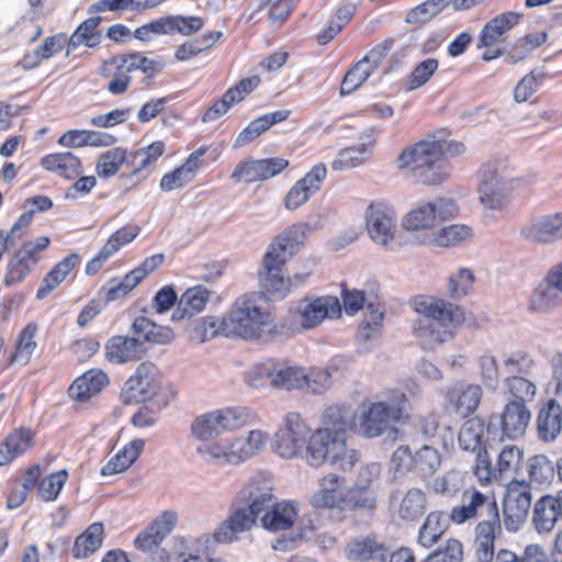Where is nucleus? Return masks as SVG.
Instances as JSON below:
<instances>
[{
  "instance_id": "nucleus-1",
  "label": "nucleus",
  "mask_w": 562,
  "mask_h": 562,
  "mask_svg": "<svg viewBox=\"0 0 562 562\" xmlns=\"http://www.w3.org/2000/svg\"><path fill=\"white\" fill-rule=\"evenodd\" d=\"M308 232L306 223H295L283 229L273 238L262 258L259 270V281L265 291L278 299H284L291 290L292 284L302 283L305 276L295 274L293 279H285L282 270L303 246Z\"/></svg>"
},
{
  "instance_id": "nucleus-2",
  "label": "nucleus",
  "mask_w": 562,
  "mask_h": 562,
  "mask_svg": "<svg viewBox=\"0 0 562 562\" xmlns=\"http://www.w3.org/2000/svg\"><path fill=\"white\" fill-rule=\"evenodd\" d=\"M276 499L269 481L251 479L236 496L237 509L215 529L213 540L217 543L237 540V535L248 530Z\"/></svg>"
},
{
  "instance_id": "nucleus-3",
  "label": "nucleus",
  "mask_w": 562,
  "mask_h": 562,
  "mask_svg": "<svg viewBox=\"0 0 562 562\" xmlns=\"http://www.w3.org/2000/svg\"><path fill=\"white\" fill-rule=\"evenodd\" d=\"M420 317L414 333L424 349L432 350L453 336L454 329L464 321L459 305L437 297H418L414 301Z\"/></svg>"
},
{
  "instance_id": "nucleus-4",
  "label": "nucleus",
  "mask_w": 562,
  "mask_h": 562,
  "mask_svg": "<svg viewBox=\"0 0 562 562\" xmlns=\"http://www.w3.org/2000/svg\"><path fill=\"white\" fill-rule=\"evenodd\" d=\"M349 411L350 428L366 438H376L384 434L393 424L407 417L411 408L406 394L403 391L394 390L387 401H379L363 405L359 414H355L350 407H342Z\"/></svg>"
},
{
  "instance_id": "nucleus-5",
  "label": "nucleus",
  "mask_w": 562,
  "mask_h": 562,
  "mask_svg": "<svg viewBox=\"0 0 562 562\" xmlns=\"http://www.w3.org/2000/svg\"><path fill=\"white\" fill-rule=\"evenodd\" d=\"M324 428L317 429L306 440V460L311 467L331 462L334 452L342 450L346 431L350 428V414L340 406L328 407L323 416Z\"/></svg>"
},
{
  "instance_id": "nucleus-6",
  "label": "nucleus",
  "mask_w": 562,
  "mask_h": 562,
  "mask_svg": "<svg viewBox=\"0 0 562 562\" xmlns=\"http://www.w3.org/2000/svg\"><path fill=\"white\" fill-rule=\"evenodd\" d=\"M441 147L440 139H423L400 154L397 167L411 168L424 184H439L451 171L449 161L442 158Z\"/></svg>"
},
{
  "instance_id": "nucleus-7",
  "label": "nucleus",
  "mask_w": 562,
  "mask_h": 562,
  "mask_svg": "<svg viewBox=\"0 0 562 562\" xmlns=\"http://www.w3.org/2000/svg\"><path fill=\"white\" fill-rule=\"evenodd\" d=\"M261 297L246 294L238 297L228 315L222 319L223 335L243 339H258L266 326L273 322V315L261 306Z\"/></svg>"
},
{
  "instance_id": "nucleus-8",
  "label": "nucleus",
  "mask_w": 562,
  "mask_h": 562,
  "mask_svg": "<svg viewBox=\"0 0 562 562\" xmlns=\"http://www.w3.org/2000/svg\"><path fill=\"white\" fill-rule=\"evenodd\" d=\"M265 440L260 430H251L245 438H223L202 443L196 448V453L204 461L215 465L239 464L256 454L265 445Z\"/></svg>"
},
{
  "instance_id": "nucleus-9",
  "label": "nucleus",
  "mask_w": 562,
  "mask_h": 562,
  "mask_svg": "<svg viewBox=\"0 0 562 562\" xmlns=\"http://www.w3.org/2000/svg\"><path fill=\"white\" fill-rule=\"evenodd\" d=\"M252 418L249 408L231 406L196 416L191 423V435L203 443L213 440L224 431H234L246 426Z\"/></svg>"
},
{
  "instance_id": "nucleus-10",
  "label": "nucleus",
  "mask_w": 562,
  "mask_h": 562,
  "mask_svg": "<svg viewBox=\"0 0 562 562\" xmlns=\"http://www.w3.org/2000/svg\"><path fill=\"white\" fill-rule=\"evenodd\" d=\"M246 381L254 387L302 389L304 370L289 362L268 359L255 364L246 374Z\"/></svg>"
},
{
  "instance_id": "nucleus-11",
  "label": "nucleus",
  "mask_w": 562,
  "mask_h": 562,
  "mask_svg": "<svg viewBox=\"0 0 562 562\" xmlns=\"http://www.w3.org/2000/svg\"><path fill=\"white\" fill-rule=\"evenodd\" d=\"M530 418L531 413L527 405L517 401L508 402L501 414L490 417L486 441L501 442L505 438L514 440L524 436Z\"/></svg>"
},
{
  "instance_id": "nucleus-12",
  "label": "nucleus",
  "mask_w": 562,
  "mask_h": 562,
  "mask_svg": "<svg viewBox=\"0 0 562 562\" xmlns=\"http://www.w3.org/2000/svg\"><path fill=\"white\" fill-rule=\"evenodd\" d=\"M531 491L526 481L513 482L503 504V522L508 532H517L527 521L531 507Z\"/></svg>"
},
{
  "instance_id": "nucleus-13",
  "label": "nucleus",
  "mask_w": 562,
  "mask_h": 562,
  "mask_svg": "<svg viewBox=\"0 0 562 562\" xmlns=\"http://www.w3.org/2000/svg\"><path fill=\"white\" fill-rule=\"evenodd\" d=\"M342 303L347 314L353 315L364 308V319L360 324L357 338L368 341L382 326L384 313L373 302H367L363 291H344Z\"/></svg>"
},
{
  "instance_id": "nucleus-14",
  "label": "nucleus",
  "mask_w": 562,
  "mask_h": 562,
  "mask_svg": "<svg viewBox=\"0 0 562 562\" xmlns=\"http://www.w3.org/2000/svg\"><path fill=\"white\" fill-rule=\"evenodd\" d=\"M311 429L297 413H289L284 418V426L274 435L273 447L282 458H293L306 445Z\"/></svg>"
},
{
  "instance_id": "nucleus-15",
  "label": "nucleus",
  "mask_w": 562,
  "mask_h": 562,
  "mask_svg": "<svg viewBox=\"0 0 562 562\" xmlns=\"http://www.w3.org/2000/svg\"><path fill=\"white\" fill-rule=\"evenodd\" d=\"M498 506L495 497L487 496L477 490L464 491L462 494V505L454 506L450 512V519L460 525L467 520L479 517L482 519L491 518L497 515Z\"/></svg>"
},
{
  "instance_id": "nucleus-16",
  "label": "nucleus",
  "mask_w": 562,
  "mask_h": 562,
  "mask_svg": "<svg viewBox=\"0 0 562 562\" xmlns=\"http://www.w3.org/2000/svg\"><path fill=\"white\" fill-rule=\"evenodd\" d=\"M367 228L375 244L387 245L395 234V212L384 202L371 203L366 213Z\"/></svg>"
},
{
  "instance_id": "nucleus-17",
  "label": "nucleus",
  "mask_w": 562,
  "mask_h": 562,
  "mask_svg": "<svg viewBox=\"0 0 562 562\" xmlns=\"http://www.w3.org/2000/svg\"><path fill=\"white\" fill-rule=\"evenodd\" d=\"M289 166V161L281 157L240 161L236 165L231 178L236 182H256L268 180Z\"/></svg>"
},
{
  "instance_id": "nucleus-18",
  "label": "nucleus",
  "mask_w": 562,
  "mask_h": 562,
  "mask_svg": "<svg viewBox=\"0 0 562 562\" xmlns=\"http://www.w3.org/2000/svg\"><path fill=\"white\" fill-rule=\"evenodd\" d=\"M155 367L151 363H140L136 373L124 384L121 396L125 403L132 401L140 402L149 398L160 397L154 378Z\"/></svg>"
},
{
  "instance_id": "nucleus-19",
  "label": "nucleus",
  "mask_w": 562,
  "mask_h": 562,
  "mask_svg": "<svg viewBox=\"0 0 562 562\" xmlns=\"http://www.w3.org/2000/svg\"><path fill=\"white\" fill-rule=\"evenodd\" d=\"M480 200L486 207L495 210L504 205L512 189L492 166H485L480 171Z\"/></svg>"
},
{
  "instance_id": "nucleus-20",
  "label": "nucleus",
  "mask_w": 562,
  "mask_h": 562,
  "mask_svg": "<svg viewBox=\"0 0 562 562\" xmlns=\"http://www.w3.org/2000/svg\"><path fill=\"white\" fill-rule=\"evenodd\" d=\"M482 389L477 384L457 381L445 394L447 407L452 408L461 417L473 414L482 398Z\"/></svg>"
},
{
  "instance_id": "nucleus-21",
  "label": "nucleus",
  "mask_w": 562,
  "mask_h": 562,
  "mask_svg": "<svg viewBox=\"0 0 562 562\" xmlns=\"http://www.w3.org/2000/svg\"><path fill=\"white\" fill-rule=\"evenodd\" d=\"M164 151L165 144L162 142H154L127 156V165L132 168V171L128 175H122L121 178L130 182L128 189L150 175L148 168L162 156Z\"/></svg>"
},
{
  "instance_id": "nucleus-22",
  "label": "nucleus",
  "mask_w": 562,
  "mask_h": 562,
  "mask_svg": "<svg viewBox=\"0 0 562 562\" xmlns=\"http://www.w3.org/2000/svg\"><path fill=\"white\" fill-rule=\"evenodd\" d=\"M521 235L531 243L549 244L562 238V213L537 216L522 228Z\"/></svg>"
},
{
  "instance_id": "nucleus-23",
  "label": "nucleus",
  "mask_w": 562,
  "mask_h": 562,
  "mask_svg": "<svg viewBox=\"0 0 562 562\" xmlns=\"http://www.w3.org/2000/svg\"><path fill=\"white\" fill-rule=\"evenodd\" d=\"M326 175L327 169L324 164L315 165L289 190L284 198L285 207L293 211L307 202L310 196L319 190Z\"/></svg>"
},
{
  "instance_id": "nucleus-24",
  "label": "nucleus",
  "mask_w": 562,
  "mask_h": 562,
  "mask_svg": "<svg viewBox=\"0 0 562 562\" xmlns=\"http://www.w3.org/2000/svg\"><path fill=\"white\" fill-rule=\"evenodd\" d=\"M146 351L144 340L138 335L132 337L113 336L105 345L106 360L116 364L139 360L145 356Z\"/></svg>"
},
{
  "instance_id": "nucleus-25",
  "label": "nucleus",
  "mask_w": 562,
  "mask_h": 562,
  "mask_svg": "<svg viewBox=\"0 0 562 562\" xmlns=\"http://www.w3.org/2000/svg\"><path fill=\"white\" fill-rule=\"evenodd\" d=\"M474 549L477 562H493L496 554V535L502 533L499 513L491 518L482 519L475 527Z\"/></svg>"
},
{
  "instance_id": "nucleus-26",
  "label": "nucleus",
  "mask_w": 562,
  "mask_h": 562,
  "mask_svg": "<svg viewBox=\"0 0 562 562\" xmlns=\"http://www.w3.org/2000/svg\"><path fill=\"white\" fill-rule=\"evenodd\" d=\"M341 306L335 296H323L308 303H301L297 312L301 317L302 327L310 329L316 327L326 317L340 315Z\"/></svg>"
},
{
  "instance_id": "nucleus-27",
  "label": "nucleus",
  "mask_w": 562,
  "mask_h": 562,
  "mask_svg": "<svg viewBox=\"0 0 562 562\" xmlns=\"http://www.w3.org/2000/svg\"><path fill=\"white\" fill-rule=\"evenodd\" d=\"M177 521L173 512H164L157 519L140 531L134 540V546L143 552L157 549L164 538L171 532Z\"/></svg>"
},
{
  "instance_id": "nucleus-28",
  "label": "nucleus",
  "mask_w": 562,
  "mask_h": 562,
  "mask_svg": "<svg viewBox=\"0 0 562 562\" xmlns=\"http://www.w3.org/2000/svg\"><path fill=\"white\" fill-rule=\"evenodd\" d=\"M560 519H562L560 496L544 495L535 503L531 520L538 533L550 532Z\"/></svg>"
},
{
  "instance_id": "nucleus-29",
  "label": "nucleus",
  "mask_w": 562,
  "mask_h": 562,
  "mask_svg": "<svg viewBox=\"0 0 562 562\" xmlns=\"http://www.w3.org/2000/svg\"><path fill=\"white\" fill-rule=\"evenodd\" d=\"M346 555L358 562H386L387 547L375 536H366L352 539L346 547Z\"/></svg>"
},
{
  "instance_id": "nucleus-30",
  "label": "nucleus",
  "mask_w": 562,
  "mask_h": 562,
  "mask_svg": "<svg viewBox=\"0 0 562 562\" xmlns=\"http://www.w3.org/2000/svg\"><path fill=\"white\" fill-rule=\"evenodd\" d=\"M562 431V406L551 398L539 409L537 416L538 438L544 442L554 441Z\"/></svg>"
},
{
  "instance_id": "nucleus-31",
  "label": "nucleus",
  "mask_w": 562,
  "mask_h": 562,
  "mask_svg": "<svg viewBox=\"0 0 562 562\" xmlns=\"http://www.w3.org/2000/svg\"><path fill=\"white\" fill-rule=\"evenodd\" d=\"M344 477L328 474L322 480V488L312 496L311 503L316 508H345L346 494L342 488Z\"/></svg>"
},
{
  "instance_id": "nucleus-32",
  "label": "nucleus",
  "mask_w": 562,
  "mask_h": 562,
  "mask_svg": "<svg viewBox=\"0 0 562 562\" xmlns=\"http://www.w3.org/2000/svg\"><path fill=\"white\" fill-rule=\"evenodd\" d=\"M521 18L522 14L519 12L507 11L490 20L480 32L477 48L493 46L498 37L517 25Z\"/></svg>"
},
{
  "instance_id": "nucleus-33",
  "label": "nucleus",
  "mask_w": 562,
  "mask_h": 562,
  "mask_svg": "<svg viewBox=\"0 0 562 562\" xmlns=\"http://www.w3.org/2000/svg\"><path fill=\"white\" fill-rule=\"evenodd\" d=\"M209 299L210 292L203 285L187 289L181 294L177 308L172 312L171 321L179 322L193 317L204 310Z\"/></svg>"
},
{
  "instance_id": "nucleus-34",
  "label": "nucleus",
  "mask_w": 562,
  "mask_h": 562,
  "mask_svg": "<svg viewBox=\"0 0 562 562\" xmlns=\"http://www.w3.org/2000/svg\"><path fill=\"white\" fill-rule=\"evenodd\" d=\"M297 513L294 505L291 502H277L272 503L261 516V525L269 531H281L290 529L295 519Z\"/></svg>"
},
{
  "instance_id": "nucleus-35",
  "label": "nucleus",
  "mask_w": 562,
  "mask_h": 562,
  "mask_svg": "<svg viewBox=\"0 0 562 562\" xmlns=\"http://www.w3.org/2000/svg\"><path fill=\"white\" fill-rule=\"evenodd\" d=\"M108 383L109 378L103 371L89 370L74 381L68 390L69 396L77 402H86L101 392Z\"/></svg>"
},
{
  "instance_id": "nucleus-36",
  "label": "nucleus",
  "mask_w": 562,
  "mask_h": 562,
  "mask_svg": "<svg viewBox=\"0 0 562 562\" xmlns=\"http://www.w3.org/2000/svg\"><path fill=\"white\" fill-rule=\"evenodd\" d=\"M528 482L526 484L536 487L549 486L557 473V463L549 459L546 454H535L528 458L526 462Z\"/></svg>"
},
{
  "instance_id": "nucleus-37",
  "label": "nucleus",
  "mask_w": 562,
  "mask_h": 562,
  "mask_svg": "<svg viewBox=\"0 0 562 562\" xmlns=\"http://www.w3.org/2000/svg\"><path fill=\"white\" fill-rule=\"evenodd\" d=\"M78 263L79 256L75 252L66 256L64 259L57 262L53 269L43 278L36 292V299H45L67 278V276Z\"/></svg>"
},
{
  "instance_id": "nucleus-38",
  "label": "nucleus",
  "mask_w": 562,
  "mask_h": 562,
  "mask_svg": "<svg viewBox=\"0 0 562 562\" xmlns=\"http://www.w3.org/2000/svg\"><path fill=\"white\" fill-rule=\"evenodd\" d=\"M41 166L66 179H74L81 172V161L71 151L46 155L41 159Z\"/></svg>"
},
{
  "instance_id": "nucleus-39",
  "label": "nucleus",
  "mask_w": 562,
  "mask_h": 562,
  "mask_svg": "<svg viewBox=\"0 0 562 562\" xmlns=\"http://www.w3.org/2000/svg\"><path fill=\"white\" fill-rule=\"evenodd\" d=\"M132 331L144 340V345L146 342L165 345L171 342L175 338L170 327L157 325L146 316H138L134 319Z\"/></svg>"
},
{
  "instance_id": "nucleus-40",
  "label": "nucleus",
  "mask_w": 562,
  "mask_h": 562,
  "mask_svg": "<svg viewBox=\"0 0 562 562\" xmlns=\"http://www.w3.org/2000/svg\"><path fill=\"white\" fill-rule=\"evenodd\" d=\"M144 446L143 439L132 440L102 467L101 474L105 476L125 471L137 460Z\"/></svg>"
},
{
  "instance_id": "nucleus-41",
  "label": "nucleus",
  "mask_w": 562,
  "mask_h": 562,
  "mask_svg": "<svg viewBox=\"0 0 562 562\" xmlns=\"http://www.w3.org/2000/svg\"><path fill=\"white\" fill-rule=\"evenodd\" d=\"M101 16H91L85 20L68 40L67 56L71 50H75L81 44L89 48H93L101 43L102 32L97 31L98 25L101 23Z\"/></svg>"
},
{
  "instance_id": "nucleus-42",
  "label": "nucleus",
  "mask_w": 562,
  "mask_h": 562,
  "mask_svg": "<svg viewBox=\"0 0 562 562\" xmlns=\"http://www.w3.org/2000/svg\"><path fill=\"white\" fill-rule=\"evenodd\" d=\"M32 432L20 428L11 432L0 445V465H7L31 447Z\"/></svg>"
},
{
  "instance_id": "nucleus-43",
  "label": "nucleus",
  "mask_w": 562,
  "mask_h": 562,
  "mask_svg": "<svg viewBox=\"0 0 562 562\" xmlns=\"http://www.w3.org/2000/svg\"><path fill=\"white\" fill-rule=\"evenodd\" d=\"M561 303L562 292L557 290L546 276L530 296V308L536 312L547 313Z\"/></svg>"
},
{
  "instance_id": "nucleus-44",
  "label": "nucleus",
  "mask_w": 562,
  "mask_h": 562,
  "mask_svg": "<svg viewBox=\"0 0 562 562\" xmlns=\"http://www.w3.org/2000/svg\"><path fill=\"white\" fill-rule=\"evenodd\" d=\"M104 527L101 522L91 524L75 540L72 555L75 559H85L94 553L103 541Z\"/></svg>"
},
{
  "instance_id": "nucleus-45",
  "label": "nucleus",
  "mask_w": 562,
  "mask_h": 562,
  "mask_svg": "<svg viewBox=\"0 0 562 562\" xmlns=\"http://www.w3.org/2000/svg\"><path fill=\"white\" fill-rule=\"evenodd\" d=\"M485 430V423L483 419L479 417H473L468 419L461 427L459 431V445L461 449L465 451L475 452L477 450L483 449L488 446L491 448V442H483L482 437Z\"/></svg>"
},
{
  "instance_id": "nucleus-46",
  "label": "nucleus",
  "mask_w": 562,
  "mask_h": 562,
  "mask_svg": "<svg viewBox=\"0 0 562 562\" xmlns=\"http://www.w3.org/2000/svg\"><path fill=\"white\" fill-rule=\"evenodd\" d=\"M35 266L36 260H32L29 255H25L21 249L14 251L7 263L3 280L4 284L7 286H13L21 283Z\"/></svg>"
},
{
  "instance_id": "nucleus-47",
  "label": "nucleus",
  "mask_w": 562,
  "mask_h": 562,
  "mask_svg": "<svg viewBox=\"0 0 562 562\" xmlns=\"http://www.w3.org/2000/svg\"><path fill=\"white\" fill-rule=\"evenodd\" d=\"M144 404L132 416L131 423L135 427L144 428L150 427L156 424L159 418L160 412L168 406V397L165 392H161L160 397L149 398L143 401Z\"/></svg>"
},
{
  "instance_id": "nucleus-48",
  "label": "nucleus",
  "mask_w": 562,
  "mask_h": 562,
  "mask_svg": "<svg viewBox=\"0 0 562 562\" xmlns=\"http://www.w3.org/2000/svg\"><path fill=\"white\" fill-rule=\"evenodd\" d=\"M426 510V495L419 488H411L402 498L397 515L402 520L414 521Z\"/></svg>"
},
{
  "instance_id": "nucleus-49",
  "label": "nucleus",
  "mask_w": 562,
  "mask_h": 562,
  "mask_svg": "<svg viewBox=\"0 0 562 562\" xmlns=\"http://www.w3.org/2000/svg\"><path fill=\"white\" fill-rule=\"evenodd\" d=\"M472 229L467 225H449L432 233L424 243L438 247H453L471 236Z\"/></svg>"
},
{
  "instance_id": "nucleus-50",
  "label": "nucleus",
  "mask_w": 562,
  "mask_h": 562,
  "mask_svg": "<svg viewBox=\"0 0 562 562\" xmlns=\"http://www.w3.org/2000/svg\"><path fill=\"white\" fill-rule=\"evenodd\" d=\"M524 458V450L516 445L505 446L498 453L496 461V472L498 477H509L516 474Z\"/></svg>"
},
{
  "instance_id": "nucleus-51",
  "label": "nucleus",
  "mask_w": 562,
  "mask_h": 562,
  "mask_svg": "<svg viewBox=\"0 0 562 562\" xmlns=\"http://www.w3.org/2000/svg\"><path fill=\"white\" fill-rule=\"evenodd\" d=\"M546 548L539 543H529L524 547L520 554L509 549H499L493 562H543Z\"/></svg>"
},
{
  "instance_id": "nucleus-52",
  "label": "nucleus",
  "mask_w": 562,
  "mask_h": 562,
  "mask_svg": "<svg viewBox=\"0 0 562 562\" xmlns=\"http://www.w3.org/2000/svg\"><path fill=\"white\" fill-rule=\"evenodd\" d=\"M372 146L358 144L339 151L338 157L331 162L334 170L351 169L360 166L371 155Z\"/></svg>"
},
{
  "instance_id": "nucleus-53",
  "label": "nucleus",
  "mask_w": 562,
  "mask_h": 562,
  "mask_svg": "<svg viewBox=\"0 0 562 562\" xmlns=\"http://www.w3.org/2000/svg\"><path fill=\"white\" fill-rule=\"evenodd\" d=\"M440 463V453L430 446H424L414 453V473L422 477L431 476Z\"/></svg>"
},
{
  "instance_id": "nucleus-54",
  "label": "nucleus",
  "mask_w": 562,
  "mask_h": 562,
  "mask_svg": "<svg viewBox=\"0 0 562 562\" xmlns=\"http://www.w3.org/2000/svg\"><path fill=\"white\" fill-rule=\"evenodd\" d=\"M505 385L508 394L513 397L512 401H517L525 405L532 402L537 393L536 384L522 375H508L505 379Z\"/></svg>"
},
{
  "instance_id": "nucleus-55",
  "label": "nucleus",
  "mask_w": 562,
  "mask_h": 562,
  "mask_svg": "<svg viewBox=\"0 0 562 562\" xmlns=\"http://www.w3.org/2000/svg\"><path fill=\"white\" fill-rule=\"evenodd\" d=\"M124 162L127 164L126 150L115 147L100 155L95 170L100 178L106 179L116 175Z\"/></svg>"
},
{
  "instance_id": "nucleus-56",
  "label": "nucleus",
  "mask_w": 562,
  "mask_h": 562,
  "mask_svg": "<svg viewBox=\"0 0 562 562\" xmlns=\"http://www.w3.org/2000/svg\"><path fill=\"white\" fill-rule=\"evenodd\" d=\"M374 71V66L363 60L356 63L344 76L340 85V94L348 95L358 89Z\"/></svg>"
},
{
  "instance_id": "nucleus-57",
  "label": "nucleus",
  "mask_w": 562,
  "mask_h": 562,
  "mask_svg": "<svg viewBox=\"0 0 562 562\" xmlns=\"http://www.w3.org/2000/svg\"><path fill=\"white\" fill-rule=\"evenodd\" d=\"M442 513L431 512L427 515L418 533V543L425 548L434 546L445 531L441 525Z\"/></svg>"
},
{
  "instance_id": "nucleus-58",
  "label": "nucleus",
  "mask_w": 562,
  "mask_h": 562,
  "mask_svg": "<svg viewBox=\"0 0 562 562\" xmlns=\"http://www.w3.org/2000/svg\"><path fill=\"white\" fill-rule=\"evenodd\" d=\"M37 331V325L35 323H29L20 333L16 342V351L12 356V362L21 361L26 364L37 344L35 341V335Z\"/></svg>"
},
{
  "instance_id": "nucleus-59",
  "label": "nucleus",
  "mask_w": 562,
  "mask_h": 562,
  "mask_svg": "<svg viewBox=\"0 0 562 562\" xmlns=\"http://www.w3.org/2000/svg\"><path fill=\"white\" fill-rule=\"evenodd\" d=\"M435 224L436 217L429 202L412 210L404 216L402 222L403 227L407 231L426 229Z\"/></svg>"
},
{
  "instance_id": "nucleus-60",
  "label": "nucleus",
  "mask_w": 562,
  "mask_h": 562,
  "mask_svg": "<svg viewBox=\"0 0 562 562\" xmlns=\"http://www.w3.org/2000/svg\"><path fill=\"white\" fill-rule=\"evenodd\" d=\"M68 479L67 470L63 469L43 477L38 483V495L45 502L55 501Z\"/></svg>"
},
{
  "instance_id": "nucleus-61",
  "label": "nucleus",
  "mask_w": 562,
  "mask_h": 562,
  "mask_svg": "<svg viewBox=\"0 0 562 562\" xmlns=\"http://www.w3.org/2000/svg\"><path fill=\"white\" fill-rule=\"evenodd\" d=\"M503 366L508 375H527L533 369L535 360L528 352L516 350L504 358Z\"/></svg>"
},
{
  "instance_id": "nucleus-62",
  "label": "nucleus",
  "mask_w": 562,
  "mask_h": 562,
  "mask_svg": "<svg viewBox=\"0 0 562 562\" xmlns=\"http://www.w3.org/2000/svg\"><path fill=\"white\" fill-rule=\"evenodd\" d=\"M438 66L439 61L436 58H427L419 63L407 77V90L413 91L428 82Z\"/></svg>"
},
{
  "instance_id": "nucleus-63",
  "label": "nucleus",
  "mask_w": 562,
  "mask_h": 562,
  "mask_svg": "<svg viewBox=\"0 0 562 562\" xmlns=\"http://www.w3.org/2000/svg\"><path fill=\"white\" fill-rule=\"evenodd\" d=\"M546 74L543 71L532 70L518 81L514 91V99L516 102L521 103L535 93L542 83Z\"/></svg>"
},
{
  "instance_id": "nucleus-64",
  "label": "nucleus",
  "mask_w": 562,
  "mask_h": 562,
  "mask_svg": "<svg viewBox=\"0 0 562 562\" xmlns=\"http://www.w3.org/2000/svg\"><path fill=\"white\" fill-rule=\"evenodd\" d=\"M462 544L457 539H449L443 548H438L422 562H462Z\"/></svg>"
}]
</instances>
